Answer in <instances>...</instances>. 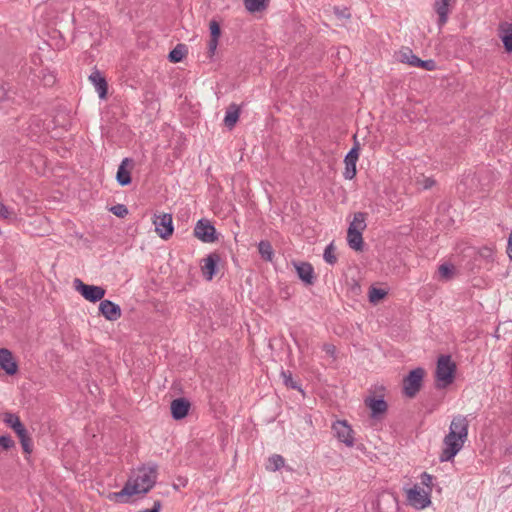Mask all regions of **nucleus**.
Segmentation results:
<instances>
[{"instance_id": "4468645a", "label": "nucleus", "mask_w": 512, "mask_h": 512, "mask_svg": "<svg viewBox=\"0 0 512 512\" xmlns=\"http://www.w3.org/2000/svg\"><path fill=\"white\" fill-rule=\"evenodd\" d=\"M360 155V144L356 140V136H354V147L351 149V151L346 155L344 159L345 164V170H344V177L348 180H352L355 178L357 174V161L359 159Z\"/></svg>"}, {"instance_id": "6ab92c4d", "label": "nucleus", "mask_w": 512, "mask_h": 512, "mask_svg": "<svg viewBox=\"0 0 512 512\" xmlns=\"http://www.w3.org/2000/svg\"><path fill=\"white\" fill-rule=\"evenodd\" d=\"M99 312L107 321L110 322H116L122 316L120 306L109 300L101 301L99 304Z\"/></svg>"}, {"instance_id": "5701e85b", "label": "nucleus", "mask_w": 512, "mask_h": 512, "mask_svg": "<svg viewBox=\"0 0 512 512\" xmlns=\"http://www.w3.org/2000/svg\"><path fill=\"white\" fill-rule=\"evenodd\" d=\"M499 37L507 53H512V23H503L499 27Z\"/></svg>"}, {"instance_id": "6e6552de", "label": "nucleus", "mask_w": 512, "mask_h": 512, "mask_svg": "<svg viewBox=\"0 0 512 512\" xmlns=\"http://www.w3.org/2000/svg\"><path fill=\"white\" fill-rule=\"evenodd\" d=\"M0 370L8 377H16L20 373L18 357L6 347H0Z\"/></svg>"}, {"instance_id": "c756f323", "label": "nucleus", "mask_w": 512, "mask_h": 512, "mask_svg": "<svg viewBox=\"0 0 512 512\" xmlns=\"http://www.w3.org/2000/svg\"><path fill=\"white\" fill-rule=\"evenodd\" d=\"M455 273H456V268L452 264H442L438 268V274H439V278L441 280H445V281L450 280L454 277Z\"/></svg>"}, {"instance_id": "39448f33", "label": "nucleus", "mask_w": 512, "mask_h": 512, "mask_svg": "<svg viewBox=\"0 0 512 512\" xmlns=\"http://www.w3.org/2000/svg\"><path fill=\"white\" fill-rule=\"evenodd\" d=\"M457 365L450 355L442 354L437 359L435 385L438 389L450 386L456 378Z\"/></svg>"}, {"instance_id": "9d476101", "label": "nucleus", "mask_w": 512, "mask_h": 512, "mask_svg": "<svg viewBox=\"0 0 512 512\" xmlns=\"http://www.w3.org/2000/svg\"><path fill=\"white\" fill-rule=\"evenodd\" d=\"M194 236L204 243H215L219 239L216 228L207 219H201L196 223Z\"/></svg>"}, {"instance_id": "0eeeda50", "label": "nucleus", "mask_w": 512, "mask_h": 512, "mask_svg": "<svg viewBox=\"0 0 512 512\" xmlns=\"http://www.w3.org/2000/svg\"><path fill=\"white\" fill-rule=\"evenodd\" d=\"M426 376L425 369L414 368L404 376L402 380V392L407 398H414L422 388L423 379Z\"/></svg>"}, {"instance_id": "c85d7f7f", "label": "nucleus", "mask_w": 512, "mask_h": 512, "mask_svg": "<svg viewBox=\"0 0 512 512\" xmlns=\"http://www.w3.org/2000/svg\"><path fill=\"white\" fill-rule=\"evenodd\" d=\"M187 55V49L184 45H177L170 53H169V60L172 63H179L181 62Z\"/></svg>"}, {"instance_id": "b1692460", "label": "nucleus", "mask_w": 512, "mask_h": 512, "mask_svg": "<svg viewBox=\"0 0 512 512\" xmlns=\"http://www.w3.org/2000/svg\"><path fill=\"white\" fill-rule=\"evenodd\" d=\"M89 80L96 86L99 97L105 99L108 91L105 78L98 71H95L89 76Z\"/></svg>"}, {"instance_id": "ddd939ff", "label": "nucleus", "mask_w": 512, "mask_h": 512, "mask_svg": "<svg viewBox=\"0 0 512 512\" xmlns=\"http://www.w3.org/2000/svg\"><path fill=\"white\" fill-rule=\"evenodd\" d=\"M399 61L403 64H408L410 66L421 68L426 71H435L437 69V65L434 60H421L411 51L400 52Z\"/></svg>"}, {"instance_id": "473e14b6", "label": "nucleus", "mask_w": 512, "mask_h": 512, "mask_svg": "<svg viewBox=\"0 0 512 512\" xmlns=\"http://www.w3.org/2000/svg\"><path fill=\"white\" fill-rule=\"evenodd\" d=\"M324 259L329 264H334L337 261V256L335 254V247L333 244H330L326 247L324 251Z\"/></svg>"}, {"instance_id": "aec40b11", "label": "nucleus", "mask_w": 512, "mask_h": 512, "mask_svg": "<svg viewBox=\"0 0 512 512\" xmlns=\"http://www.w3.org/2000/svg\"><path fill=\"white\" fill-rule=\"evenodd\" d=\"M365 405L370 409L373 417L384 415L388 408L383 395H376L375 393L366 397Z\"/></svg>"}, {"instance_id": "412c9836", "label": "nucleus", "mask_w": 512, "mask_h": 512, "mask_svg": "<svg viewBox=\"0 0 512 512\" xmlns=\"http://www.w3.org/2000/svg\"><path fill=\"white\" fill-rule=\"evenodd\" d=\"M133 169V160L126 158L121 162L116 174V179L120 185L125 186L131 183V173Z\"/></svg>"}, {"instance_id": "4c0bfd02", "label": "nucleus", "mask_w": 512, "mask_h": 512, "mask_svg": "<svg viewBox=\"0 0 512 512\" xmlns=\"http://www.w3.org/2000/svg\"><path fill=\"white\" fill-rule=\"evenodd\" d=\"M354 287H355V288H359V284H358V283H355V284H354Z\"/></svg>"}, {"instance_id": "f03ea898", "label": "nucleus", "mask_w": 512, "mask_h": 512, "mask_svg": "<svg viewBox=\"0 0 512 512\" xmlns=\"http://www.w3.org/2000/svg\"><path fill=\"white\" fill-rule=\"evenodd\" d=\"M467 426V421L464 418L456 417L452 420L449 433L444 438L442 461L451 460L460 451L467 437Z\"/></svg>"}, {"instance_id": "7ed1b4c3", "label": "nucleus", "mask_w": 512, "mask_h": 512, "mask_svg": "<svg viewBox=\"0 0 512 512\" xmlns=\"http://www.w3.org/2000/svg\"><path fill=\"white\" fill-rule=\"evenodd\" d=\"M432 476L423 473L420 476L421 482L405 489L406 499L410 506L422 510L431 504Z\"/></svg>"}, {"instance_id": "393cba45", "label": "nucleus", "mask_w": 512, "mask_h": 512, "mask_svg": "<svg viewBox=\"0 0 512 512\" xmlns=\"http://www.w3.org/2000/svg\"><path fill=\"white\" fill-rule=\"evenodd\" d=\"M435 12L438 16V25H444L448 20V14L450 11V2L436 0L434 4Z\"/></svg>"}, {"instance_id": "9b49d317", "label": "nucleus", "mask_w": 512, "mask_h": 512, "mask_svg": "<svg viewBox=\"0 0 512 512\" xmlns=\"http://www.w3.org/2000/svg\"><path fill=\"white\" fill-rule=\"evenodd\" d=\"M334 436L339 442L351 447L355 442V435L352 427L345 420H337L332 426Z\"/></svg>"}, {"instance_id": "7c9ffc66", "label": "nucleus", "mask_w": 512, "mask_h": 512, "mask_svg": "<svg viewBox=\"0 0 512 512\" xmlns=\"http://www.w3.org/2000/svg\"><path fill=\"white\" fill-rule=\"evenodd\" d=\"M15 441L10 435L0 436V452H7L15 448Z\"/></svg>"}, {"instance_id": "20e7f679", "label": "nucleus", "mask_w": 512, "mask_h": 512, "mask_svg": "<svg viewBox=\"0 0 512 512\" xmlns=\"http://www.w3.org/2000/svg\"><path fill=\"white\" fill-rule=\"evenodd\" d=\"M367 219V213L362 211L354 212L347 228V244L352 250L358 253L364 250L363 233L367 228Z\"/></svg>"}, {"instance_id": "dca6fc26", "label": "nucleus", "mask_w": 512, "mask_h": 512, "mask_svg": "<svg viewBox=\"0 0 512 512\" xmlns=\"http://www.w3.org/2000/svg\"><path fill=\"white\" fill-rule=\"evenodd\" d=\"M221 260L220 254L212 252L200 261V270L202 276L211 281L216 273L217 266Z\"/></svg>"}, {"instance_id": "72a5a7b5", "label": "nucleus", "mask_w": 512, "mask_h": 512, "mask_svg": "<svg viewBox=\"0 0 512 512\" xmlns=\"http://www.w3.org/2000/svg\"><path fill=\"white\" fill-rule=\"evenodd\" d=\"M270 468L272 470H278L284 465V459L283 457L279 455H274L269 459Z\"/></svg>"}, {"instance_id": "c9c22d12", "label": "nucleus", "mask_w": 512, "mask_h": 512, "mask_svg": "<svg viewBox=\"0 0 512 512\" xmlns=\"http://www.w3.org/2000/svg\"><path fill=\"white\" fill-rule=\"evenodd\" d=\"M435 184V181L433 179H426L425 180V188H430Z\"/></svg>"}, {"instance_id": "4be33fe9", "label": "nucleus", "mask_w": 512, "mask_h": 512, "mask_svg": "<svg viewBox=\"0 0 512 512\" xmlns=\"http://www.w3.org/2000/svg\"><path fill=\"white\" fill-rule=\"evenodd\" d=\"M190 402L184 398L174 399L170 405L172 417L175 420H181L188 415Z\"/></svg>"}, {"instance_id": "e433bc0d", "label": "nucleus", "mask_w": 512, "mask_h": 512, "mask_svg": "<svg viewBox=\"0 0 512 512\" xmlns=\"http://www.w3.org/2000/svg\"><path fill=\"white\" fill-rule=\"evenodd\" d=\"M325 350H326L327 353L333 354L335 352V347L333 345H327L325 347Z\"/></svg>"}, {"instance_id": "f8f14e48", "label": "nucleus", "mask_w": 512, "mask_h": 512, "mask_svg": "<svg viewBox=\"0 0 512 512\" xmlns=\"http://www.w3.org/2000/svg\"><path fill=\"white\" fill-rule=\"evenodd\" d=\"M156 234L167 240L173 234L172 216L168 213L155 214L153 218Z\"/></svg>"}, {"instance_id": "a211bd4d", "label": "nucleus", "mask_w": 512, "mask_h": 512, "mask_svg": "<svg viewBox=\"0 0 512 512\" xmlns=\"http://www.w3.org/2000/svg\"><path fill=\"white\" fill-rule=\"evenodd\" d=\"M293 266L297 272L299 279L305 285H313L315 282V273L312 264L304 261L293 262Z\"/></svg>"}, {"instance_id": "f704fd0d", "label": "nucleus", "mask_w": 512, "mask_h": 512, "mask_svg": "<svg viewBox=\"0 0 512 512\" xmlns=\"http://www.w3.org/2000/svg\"><path fill=\"white\" fill-rule=\"evenodd\" d=\"M507 253L510 259H512V237L509 238Z\"/></svg>"}, {"instance_id": "2eb2a0df", "label": "nucleus", "mask_w": 512, "mask_h": 512, "mask_svg": "<svg viewBox=\"0 0 512 512\" xmlns=\"http://www.w3.org/2000/svg\"><path fill=\"white\" fill-rule=\"evenodd\" d=\"M208 31V55L209 57H214L217 52L220 38L222 36V28L220 22L216 19H211L208 23Z\"/></svg>"}, {"instance_id": "bb28decb", "label": "nucleus", "mask_w": 512, "mask_h": 512, "mask_svg": "<svg viewBox=\"0 0 512 512\" xmlns=\"http://www.w3.org/2000/svg\"><path fill=\"white\" fill-rule=\"evenodd\" d=\"M268 0H244L245 9L252 14L262 13L267 8Z\"/></svg>"}, {"instance_id": "f257e3e1", "label": "nucleus", "mask_w": 512, "mask_h": 512, "mask_svg": "<svg viewBox=\"0 0 512 512\" xmlns=\"http://www.w3.org/2000/svg\"><path fill=\"white\" fill-rule=\"evenodd\" d=\"M156 478L157 467L151 464H143L131 471L120 491L102 493V496L116 504L128 503L135 495L149 492L155 485Z\"/></svg>"}, {"instance_id": "f3484780", "label": "nucleus", "mask_w": 512, "mask_h": 512, "mask_svg": "<svg viewBox=\"0 0 512 512\" xmlns=\"http://www.w3.org/2000/svg\"><path fill=\"white\" fill-rule=\"evenodd\" d=\"M388 295V287L379 283L369 286L367 291V299L372 306H377L383 303L388 298Z\"/></svg>"}, {"instance_id": "1a4fd4ad", "label": "nucleus", "mask_w": 512, "mask_h": 512, "mask_svg": "<svg viewBox=\"0 0 512 512\" xmlns=\"http://www.w3.org/2000/svg\"><path fill=\"white\" fill-rule=\"evenodd\" d=\"M73 287L85 300L90 302L100 301L106 293L101 286L88 285L80 279H74Z\"/></svg>"}, {"instance_id": "a878e982", "label": "nucleus", "mask_w": 512, "mask_h": 512, "mask_svg": "<svg viewBox=\"0 0 512 512\" xmlns=\"http://www.w3.org/2000/svg\"><path fill=\"white\" fill-rule=\"evenodd\" d=\"M240 115V107L236 104H231L226 111L224 118V124L229 129H232L237 123Z\"/></svg>"}, {"instance_id": "423d86ee", "label": "nucleus", "mask_w": 512, "mask_h": 512, "mask_svg": "<svg viewBox=\"0 0 512 512\" xmlns=\"http://www.w3.org/2000/svg\"><path fill=\"white\" fill-rule=\"evenodd\" d=\"M3 422L8 425L17 435L23 453L30 455L33 451L32 438L25 425L16 414L7 412L3 415Z\"/></svg>"}, {"instance_id": "2f4dec72", "label": "nucleus", "mask_w": 512, "mask_h": 512, "mask_svg": "<svg viewBox=\"0 0 512 512\" xmlns=\"http://www.w3.org/2000/svg\"><path fill=\"white\" fill-rule=\"evenodd\" d=\"M110 211L118 218H125L129 214L128 208L123 204L112 206Z\"/></svg>"}, {"instance_id": "cd10ccee", "label": "nucleus", "mask_w": 512, "mask_h": 512, "mask_svg": "<svg viewBox=\"0 0 512 512\" xmlns=\"http://www.w3.org/2000/svg\"><path fill=\"white\" fill-rule=\"evenodd\" d=\"M258 251L262 259L272 262L274 258V251L272 245L268 241H261L258 245Z\"/></svg>"}]
</instances>
